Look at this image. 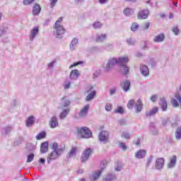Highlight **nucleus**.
Instances as JSON below:
<instances>
[{"label": "nucleus", "instance_id": "f257e3e1", "mask_svg": "<svg viewBox=\"0 0 181 181\" xmlns=\"http://www.w3.org/2000/svg\"><path fill=\"white\" fill-rule=\"evenodd\" d=\"M52 150L53 151L47 157V163L57 159L64 152V146H59L57 143H53Z\"/></svg>", "mask_w": 181, "mask_h": 181}, {"label": "nucleus", "instance_id": "f03ea898", "mask_svg": "<svg viewBox=\"0 0 181 181\" xmlns=\"http://www.w3.org/2000/svg\"><path fill=\"white\" fill-rule=\"evenodd\" d=\"M129 62L128 57H122L117 58V64L120 67V71L122 74L127 75L129 73V68L127 66V63Z\"/></svg>", "mask_w": 181, "mask_h": 181}, {"label": "nucleus", "instance_id": "7ed1b4c3", "mask_svg": "<svg viewBox=\"0 0 181 181\" xmlns=\"http://www.w3.org/2000/svg\"><path fill=\"white\" fill-rule=\"evenodd\" d=\"M62 21L63 18L61 17L56 21L54 25L55 35H57V37H58V39L63 37V35L66 32V30H64L63 25H60V23H62Z\"/></svg>", "mask_w": 181, "mask_h": 181}, {"label": "nucleus", "instance_id": "20e7f679", "mask_svg": "<svg viewBox=\"0 0 181 181\" xmlns=\"http://www.w3.org/2000/svg\"><path fill=\"white\" fill-rule=\"evenodd\" d=\"M134 108L136 110V112H141L142 111V107H144V105L142 104V101L141 99H139L136 103L135 100H131L127 103V107L131 110L132 108Z\"/></svg>", "mask_w": 181, "mask_h": 181}, {"label": "nucleus", "instance_id": "39448f33", "mask_svg": "<svg viewBox=\"0 0 181 181\" xmlns=\"http://www.w3.org/2000/svg\"><path fill=\"white\" fill-rule=\"evenodd\" d=\"M78 136L81 138H91L93 133L88 127H78L77 128Z\"/></svg>", "mask_w": 181, "mask_h": 181}, {"label": "nucleus", "instance_id": "423d86ee", "mask_svg": "<svg viewBox=\"0 0 181 181\" xmlns=\"http://www.w3.org/2000/svg\"><path fill=\"white\" fill-rule=\"evenodd\" d=\"M115 64H118V59L117 58H110L107 64H106V66L105 67V70L106 71H110L111 69H112Z\"/></svg>", "mask_w": 181, "mask_h": 181}, {"label": "nucleus", "instance_id": "0eeeda50", "mask_svg": "<svg viewBox=\"0 0 181 181\" xmlns=\"http://www.w3.org/2000/svg\"><path fill=\"white\" fill-rule=\"evenodd\" d=\"M99 141L100 142H103V144H107L108 142L109 134L107 131H103L100 133L99 136Z\"/></svg>", "mask_w": 181, "mask_h": 181}, {"label": "nucleus", "instance_id": "6e6552de", "mask_svg": "<svg viewBox=\"0 0 181 181\" xmlns=\"http://www.w3.org/2000/svg\"><path fill=\"white\" fill-rule=\"evenodd\" d=\"M91 148H88L84 151L83 153L81 158V162H86V160H88V158H90V156L91 155Z\"/></svg>", "mask_w": 181, "mask_h": 181}, {"label": "nucleus", "instance_id": "1a4fd4ad", "mask_svg": "<svg viewBox=\"0 0 181 181\" xmlns=\"http://www.w3.org/2000/svg\"><path fill=\"white\" fill-rule=\"evenodd\" d=\"M39 33V27L36 26L34 27L33 29H31L30 32L29 39L31 41L35 40V38L36 36H37V34Z\"/></svg>", "mask_w": 181, "mask_h": 181}, {"label": "nucleus", "instance_id": "9d476101", "mask_svg": "<svg viewBox=\"0 0 181 181\" xmlns=\"http://www.w3.org/2000/svg\"><path fill=\"white\" fill-rule=\"evenodd\" d=\"M120 86H121L122 90L125 93H127V91H129V88H131V82L129 81H123L120 83Z\"/></svg>", "mask_w": 181, "mask_h": 181}, {"label": "nucleus", "instance_id": "9b49d317", "mask_svg": "<svg viewBox=\"0 0 181 181\" xmlns=\"http://www.w3.org/2000/svg\"><path fill=\"white\" fill-rule=\"evenodd\" d=\"M88 110H90V105H86L83 107L82 110L79 112V118H84V117L87 116V114L88 112Z\"/></svg>", "mask_w": 181, "mask_h": 181}, {"label": "nucleus", "instance_id": "f8f14e48", "mask_svg": "<svg viewBox=\"0 0 181 181\" xmlns=\"http://www.w3.org/2000/svg\"><path fill=\"white\" fill-rule=\"evenodd\" d=\"M148 16H149V10H143L139 13L138 19H146Z\"/></svg>", "mask_w": 181, "mask_h": 181}, {"label": "nucleus", "instance_id": "ddd939ff", "mask_svg": "<svg viewBox=\"0 0 181 181\" xmlns=\"http://www.w3.org/2000/svg\"><path fill=\"white\" fill-rule=\"evenodd\" d=\"M49 127L51 128H57L59 127V121L57 120V117L56 116H53L49 121Z\"/></svg>", "mask_w": 181, "mask_h": 181}, {"label": "nucleus", "instance_id": "4468645a", "mask_svg": "<svg viewBox=\"0 0 181 181\" xmlns=\"http://www.w3.org/2000/svg\"><path fill=\"white\" fill-rule=\"evenodd\" d=\"M163 165H165V159L163 158H158L156 160V168L158 170L160 169H163Z\"/></svg>", "mask_w": 181, "mask_h": 181}, {"label": "nucleus", "instance_id": "2eb2a0df", "mask_svg": "<svg viewBox=\"0 0 181 181\" xmlns=\"http://www.w3.org/2000/svg\"><path fill=\"white\" fill-rule=\"evenodd\" d=\"M140 71L142 76H144L145 77L149 75V69L146 66V65H141Z\"/></svg>", "mask_w": 181, "mask_h": 181}, {"label": "nucleus", "instance_id": "dca6fc26", "mask_svg": "<svg viewBox=\"0 0 181 181\" xmlns=\"http://www.w3.org/2000/svg\"><path fill=\"white\" fill-rule=\"evenodd\" d=\"M78 76H80V72H78V70L74 69L70 73V78L71 80H77L78 78Z\"/></svg>", "mask_w": 181, "mask_h": 181}, {"label": "nucleus", "instance_id": "f3484780", "mask_svg": "<svg viewBox=\"0 0 181 181\" xmlns=\"http://www.w3.org/2000/svg\"><path fill=\"white\" fill-rule=\"evenodd\" d=\"M61 108H66L70 105V100H67V98L63 97L61 99Z\"/></svg>", "mask_w": 181, "mask_h": 181}, {"label": "nucleus", "instance_id": "a211bd4d", "mask_svg": "<svg viewBox=\"0 0 181 181\" xmlns=\"http://www.w3.org/2000/svg\"><path fill=\"white\" fill-rule=\"evenodd\" d=\"M101 173H103V169L101 170H98L94 172L90 176V180L95 181L100 176H101Z\"/></svg>", "mask_w": 181, "mask_h": 181}, {"label": "nucleus", "instance_id": "6ab92c4d", "mask_svg": "<svg viewBox=\"0 0 181 181\" xmlns=\"http://www.w3.org/2000/svg\"><path fill=\"white\" fill-rule=\"evenodd\" d=\"M146 155V151L145 150H139L135 154V158L137 159H142Z\"/></svg>", "mask_w": 181, "mask_h": 181}, {"label": "nucleus", "instance_id": "aec40b11", "mask_svg": "<svg viewBox=\"0 0 181 181\" xmlns=\"http://www.w3.org/2000/svg\"><path fill=\"white\" fill-rule=\"evenodd\" d=\"M177 160V158L176 156H173L170 158V163L168 164V168H175V165H176V160Z\"/></svg>", "mask_w": 181, "mask_h": 181}, {"label": "nucleus", "instance_id": "412c9836", "mask_svg": "<svg viewBox=\"0 0 181 181\" xmlns=\"http://www.w3.org/2000/svg\"><path fill=\"white\" fill-rule=\"evenodd\" d=\"M49 151V143L44 142L41 144L40 152L41 153H46Z\"/></svg>", "mask_w": 181, "mask_h": 181}, {"label": "nucleus", "instance_id": "4be33fe9", "mask_svg": "<svg viewBox=\"0 0 181 181\" xmlns=\"http://www.w3.org/2000/svg\"><path fill=\"white\" fill-rule=\"evenodd\" d=\"M163 40H165V35L163 34H160L153 38V42L156 43L163 42Z\"/></svg>", "mask_w": 181, "mask_h": 181}, {"label": "nucleus", "instance_id": "5701e85b", "mask_svg": "<svg viewBox=\"0 0 181 181\" xmlns=\"http://www.w3.org/2000/svg\"><path fill=\"white\" fill-rule=\"evenodd\" d=\"M70 112V109L66 108L64 109L59 115L60 119H64L67 117V115Z\"/></svg>", "mask_w": 181, "mask_h": 181}, {"label": "nucleus", "instance_id": "b1692460", "mask_svg": "<svg viewBox=\"0 0 181 181\" xmlns=\"http://www.w3.org/2000/svg\"><path fill=\"white\" fill-rule=\"evenodd\" d=\"M158 111H159V108L153 107L151 110L147 111L146 112V117H152V115H155V114H156V112H158Z\"/></svg>", "mask_w": 181, "mask_h": 181}, {"label": "nucleus", "instance_id": "393cba45", "mask_svg": "<svg viewBox=\"0 0 181 181\" xmlns=\"http://www.w3.org/2000/svg\"><path fill=\"white\" fill-rule=\"evenodd\" d=\"M40 6L37 4H35L33 7V15H37L38 13H40L41 11Z\"/></svg>", "mask_w": 181, "mask_h": 181}, {"label": "nucleus", "instance_id": "a878e982", "mask_svg": "<svg viewBox=\"0 0 181 181\" xmlns=\"http://www.w3.org/2000/svg\"><path fill=\"white\" fill-rule=\"evenodd\" d=\"M77 45H78V40L77 38H74L70 45V49L71 50H76V47H77Z\"/></svg>", "mask_w": 181, "mask_h": 181}, {"label": "nucleus", "instance_id": "bb28decb", "mask_svg": "<svg viewBox=\"0 0 181 181\" xmlns=\"http://www.w3.org/2000/svg\"><path fill=\"white\" fill-rule=\"evenodd\" d=\"M117 180V177L115 175L109 174L106 175L105 178H103V181H115Z\"/></svg>", "mask_w": 181, "mask_h": 181}, {"label": "nucleus", "instance_id": "cd10ccee", "mask_svg": "<svg viewBox=\"0 0 181 181\" xmlns=\"http://www.w3.org/2000/svg\"><path fill=\"white\" fill-rule=\"evenodd\" d=\"M35 124V117L30 116L26 120V126L27 127H32Z\"/></svg>", "mask_w": 181, "mask_h": 181}, {"label": "nucleus", "instance_id": "c85d7f7f", "mask_svg": "<svg viewBox=\"0 0 181 181\" xmlns=\"http://www.w3.org/2000/svg\"><path fill=\"white\" fill-rule=\"evenodd\" d=\"M123 13H124L126 16H131V15H134V9L129 8H126L123 11Z\"/></svg>", "mask_w": 181, "mask_h": 181}, {"label": "nucleus", "instance_id": "c756f323", "mask_svg": "<svg viewBox=\"0 0 181 181\" xmlns=\"http://www.w3.org/2000/svg\"><path fill=\"white\" fill-rule=\"evenodd\" d=\"M11 131H12V127L7 126L2 129L1 132L3 135H8V134H9V132H11Z\"/></svg>", "mask_w": 181, "mask_h": 181}, {"label": "nucleus", "instance_id": "7c9ffc66", "mask_svg": "<svg viewBox=\"0 0 181 181\" xmlns=\"http://www.w3.org/2000/svg\"><path fill=\"white\" fill-rule=\"evenodd\" d=\"M105 39H107L106 34L98 35L96 37V42H103V40H105Z\"/></svg>", "mask_w": 181, "mask_h": 181}, {"label": "nucleus", "instance_id": "2f4dec72", "mask_svg": "<svg viewBox=\"0 0 181 181\" xmlns=\"http://www.w3.org/2000/svg\"><path fill=\"white\" fill-rule=\"evenodd\" d=\"M160 104L163 111H166V110L168 109V103H166V100L165 98H162L160 100Z\"/></svg>", "mask_w": 181, "mask_h": 181}, {"label": "nucleus", "instance_id": "473e14b6", "mask_svg": "<svg viewBox=\"0 0 181 181\" xmlns=\"http://www.w3.org/2000/svg\"><path fill=\"white\" fill-rule=\"evenodd\" d=\"M150 131H151V133L153 135H158V129L155 127V124L151 123L150 125Z\"/></svg>", "mask_w": 181, "mask_h": 181}, {"label": "nucleus", "instance_id": "72a5a7b5", "mask_svg": "<svg viewBox=\"0 0 181 181\" xmlns=\"http://www.w3.org/2000/svg\"><path fill=\"white\" fill-rule=\"evenodd\" d=\"M95 95V90H92L87 96H86V101H91L94 96Z\"/></svg>", "mask_w": 181, "mask_h": 181}, {"label": "nucleus", "instance_id": "f704fd0d", "mask_svg": "<svg viewBox=\"0 0 181 181\" xmlns=\"http://www.w3.org/2000/svg\"><path fill=\"white\" fill-rule=\"evenodd\" d=\"M43 138H46V133H45V132H42L41 133L38 134L36 136V139L37 141H40V139H43Z\"/></svg>", "mask_w": 181, "mask_h": 181}, {"label": "nucleus", "instance_id": "c9c22d12", "mask_svg": "<svg viewBox=\"0 0 181 181\" xmlns=\"http://www.w3.org/2000/svg\"><path fill=\"white\" fill-rule=\"evenodd\" d=\"M76 153H77V147H72L69 153V156H76Z\"/></svg>", "mask_w": 181, "mask_h": 181}, {"label": "nucleus", "instance_id": "e433bc0d", "mask_svg": "<svg viewBox=\"0 0 181 181\" xmlns=\"http://www.w3.org/2000/svg\"><path fill=\"white\" fill-rule=\"evenodd\" d=\"M121 136L124 139H129L131 138V135L127 132H123Z\"/></svg>", "mask_w": 181, "mask_h": 181}, {"label": "nucleus", "instance_id": "4c0bfd02", "mask_svg": "<svg viewBox=\"0 0 181 181\" xmlns=\"http://www.w3.org/2000/svg\"><path fill=\"white\" fill-rule=\"evenodd\" d=\"M138 28H139V25L136 23H133L131 26V30H132V32H136Z\"/></svg>", "mask_w": 181, "mask_h": 181}, {"label": "nucleus", "instance_id": "58836bf2", "mask_svg": "<svg viewBox=\"0 0 181 181\" xmlns=\"http://www.w3.org/2000/svg\"><path fill=\"white\" fill-rule=\"evenodd\" d=\"M71 84V82H70V81L66 80L64 81V88L65 90H67V89L70 88Z\"/></svg>", "mask_w": 181, "mask_h": 181}, {"label": "nucleus", "instance_id": "ea45409f", "mask_svg": "<svg viewBox=\"0 0 181 181\" xmlns=\"http://www.w3.org/2000/svg\"><path fill=\"white\" fill-rule=\"evenodd\" d=\"M93 28L94 29H100V28H101V26H103V24H101V23L96 21L93 23Z\"/></svg>", "mask_w": 181, "mask_h": 181}, {"label": "nucleus", "instance_id": "a19ab883", "mask_svg": "<svg viewBox=\"0 0 181 181\" xmlns=\"http://www.w3.org/2000/svg\"><path fill=\"white\" fill-rule=\"evenodd\" d=\"M115 112L116 114H124V108L119 106L117 110H115Z\"/></svg>", "mask_w": 181, "mask_h": 181}, {"label": "nucleus", "instance_id": "79ce46f5", "mask_svg": "<svg viewBox=\"0 0 181 181\" xmlns=\"http://www.w3.org/2000/svg\"><path fill=\"white\" fill-rule=\"evenodd\" d=\"M59 0H49V3H50V8L52 9H53V8H54L56 6V4H57V1Z\"/></svg>", "mask_w": 181, "mask_h": 181}, {"label": "nucleus", "instance_id": "37998d69", "mask_svg": "<svg viewBox=\"0 0 181 181\" xmlns=\"http://www.w3.org/2000/svg\"><path fill=\"white\" fill-rule=\"evenodd\" d=\"M151 26V23L146 22L142 25L143 30H146L149 29V27Z\"/></svg>", "mask_w": 181, "mask_h": 181}, {"label": "nucleus", "instance_id": "c03bdc74", "mask_svg": "<svg viewBox=\"0 0 181 181\" xmlns=\"http://www.w3.org/2000/svg\"><path fill=\"white\" fill-rule=\"evenodd\" d=\"M34 158H35V154L31 153V154L28 155V158H27V163H29L32 162V160H33Z\"/></svg>", "mask_w": 181, "mask_h": 181}, {"label": "nucleus", "instance_id": "a18cd8bd", "mask_svg": "<svg viewBox=\"0 0 181 181\" xmlns=\"http://www.w3.org/2000/svg\"><path fill=\"white\" fill-rule=\"evenodd\" d=\"M171 104H173V106L175 107H179V103L177 102V100H176V99H171Z\"/></svg>", "mask_w": 181, "mask_h": 181}, {"label": "nucleus", "instance_id": "49530a36", "mask_svg": "<svg viewBox=\"0 0 181 181\" xmlns=\"http://www.w3.org/2000/svg\"><path fill=\"white\" fill-rule=\"evenodd\" d=\"M106 111H111V110H112V105L110 103L106 104L105 107Z\"/></svg>", "mask_w": 181, "mask_h": 181}, {"label": "nucleus", "instance_id": "de8ad7c7", "mask_svg": "<svg viewBox=\"0 0 181 181\" xmlns=\"http://www.w3.org/2000/svg\"><path fill=\"white\" fill-rule=\"evenodd\" d=\"M119 148H121L123 151H127V145L124 143H119Z\"/></svg>", "mask_w": 181, "mask_h": 181}, {"label": "nucleus", "instance_id": "09e8293b", "mask_svg": "<svg viewBox=\"0 0 181 181\" xmlns=\"http://www.w3.org/2000/svg\"><path fill=\"white\" fill-rule=\"evenodd\" d=\"M173 32L176 35H179V28H177V26L173 28Z\"/></svg>", "mask_w": 181, "mask_h": 181}, {"label": "nucleus", "instance_id": "8fccbe9b", "mask_svg": "<svg viewBox=\"0 0 181 181\" xmlns=\"http://www.w3.org/2000/svg\"><path fill=\"white\" fill-rule=\"evenodd\" d=\"M127 44L129 45H135V41L132 38L127 39Z\"/></svg>", "mask_w": 181, "mask_h": 181}, {"label": "nucleus", "instance_id": "3c124183", "mask_svg": "<svg viewBox=\"0 0 181 181\" xmlns=\"http://www.w3.org/2000/svg\"><path fill=\"white\" fill-rule=\"evenodd\" d=\"M35 0H24L23 1V4L24 5H30L32 2H33Z\"/></svg>", "mask_w": 181, "mask_h": 181}, {"label": "nucleus", "instance_id": "603ef678", "mask_svg": "<svg viewBox=\"0 0 181 181\" xmlns=\"http://www.w3.org/2000/svg\"><path fill=\"white\" fill-rule=\"evenodd\" d=\"M156 100H158V95H153L151 97V100L153 102V103H155V101H156Z\"/></svg>", "mask_w": 181, "mask_h": 181}, {"label": "nucleus", "instance_id": "864d4df0", "mask_svg": "<svg viewBox=\"0 0 181 181\" xmlns=\"http://www.w3.org/2000/svg\"><path fill=\"white\" fill-rule=\"evenodd\" d=\"M81 63H83V62H77V63H75V64L71 65V66H69V69H73V67H74V66H78V64H81Z\"/></svg>", "mask_w": 181, "mask_h": 181}, {"label": "nucleus", "instance_id": "5fc2aeb1", "mask_svg": "<svg viewBox=\"0 0 181 181\" xmlns=\"http://www.w3.org/2000/svg\"><path fill=\"white\" fill-rule=\"evenodd\" d=\"M115 91H117V89L115 88L110 89V95H114V93H115Z\"/></svg>", "mask_w": 181, "mask_h": 181}, {"label": "nucleus", "instance_id": "6e6d98bb", "mask_svg": "<svg viewBox=\"0 0 181 181\" xmlns=\"http://www.w3.org/2000/svg\"><path fill=\"white\" fill-rule=\"evenodd\" d=\"M119 125H125L127 124V122L124 119H120L119 121Z\"/></svg>", "mask_w": 181, "mask_h": 181}, {"label": "nucleus", "instance_id": "4d7b16f0", "mask_svg": "<svg viewBox=\"0 0 181 181\" xmlns=\"http://www.w3.org/2000/svg\"><path fill=\"white\" fill-rule=\"evenodd\" d=\"M54 63H56L55 61L52 62L51 63H49V64H48V67H49V69H52V67H53V66H54Z\"/></svg>", "mask_w": 181, "mask_h": 181}, {"label": "nucleus", "instance_id": "13d9d810", "mask_svg": "<svg viewBox=\"0 0 181 181\" xmlns=\"http://www.w3.org/2000/svg\"><path fill=\"white\" fill-rule=\"evenodd\" d=\"M107 2H108V0H99V3L101 5H103L104 4H107Z\"/></svg>", "mask_w": 181, "mask_h": 181}, {"label": "nucleus", "instance_id": "bf43d9fd", "mask_svg": "<svg viewBox=\"0 0 181 181\" xmlns=\"http://www.w3.org/2000/svg\"><path fill=\"white\" fill-rule=\"evenodd\" d=\"M6 33V30H0V36H4Z\"/></svg>", "mask_w": 181, "mask_h": 181}, {"label": "nucleus", "instance_id": "052dcab7", "mask_svg": "<svg viewBox=\"0 0 181 181\" xmlns=\"http://www.w3.org/2000/svg\"><path fill=\"white\" fill-rule=\"evenodd\" d=\"M91 90H93V86H89L86 88L87 93H90V91H91Z\"/></svg>", "mask_w": 181, "mask_h": 181}, {"label": "nucleus", "instance_id": "680f3d73", "mask_svg": "<svg viewBox=\"0 0 181 181\" xmlns=\"http://www.w3.org/2000/svg\"><path fill=\"white\" fill-rule=\"evenodd\" d=\"M105 49H107V50H111V49H112V45H108V46H107Z\"/></svg>", "mask_w": 181, "mask_h": 181}, {"label": "nucleus", "instance_id": "e2e57ef3", "mask_svg": "<svg viewBox=\"0 0 181 181\" xmlns=\"http://www.w3.org/2000/svg\"><path fill=\"white\" fill-rule=\"evenodd\" d=\"M121 169H122V167L121 166H117L116 168H115V170L117 172H119V170H121Z\"/></svg>", "mask_w": 181, "mask_h": 181}, {"label": "nucleus", "instance_id": "0e129e2a", "mask_svg": "<svg viewBox=\"0 0 181 181\" xmlns=\"http://www.w3.org/2000/svg\"><path fill=\"white\" fill-rule=\"evenodd\" d=\"M76 4H81L84 0H74Z\"/></svg>", "mask_w": 181, "mask_h": 181}, {"label": "nucleus", "instance_id": "69168bd1", "mask_svg": "<svg viewBox=\"0 0 181 181\" xmlns=\"http://www.w3.org/2000/svg\"><path fill=\"white\" fill-rule=\"evenodd\" d=\"M40 163H42V165H45V158H40Z\"/></svg>", "mask_w": 181, "mask_h": 181}, {"label": "nucleus", "instance_id": "338daca9", "mask_svg": "<svg viewBox=\"0 0 181 181\" xmlns=\"http://www.w3.org/2000/svg\"><path fill=\"white\" fill-rule=\"evenodd\" d=\"M101 165H107V162L105 160L102 161Z\"/></svg>", "mask_w": 181, "mask_h": 181}, {"label": "nucleus", "instance_id": "774afa93", "mask_svg": "<svg viewBox=\"0 0 181 181\" xmlns=\"http://www.w3.org/2000/svg\"><path fill=\"white\" fill-rule=\"evenodd\" d=\"M83 170H78V173H83Z\"/></svg>", "mask_w": 181, "mask_h": 181}]
</instances>
